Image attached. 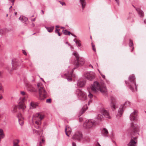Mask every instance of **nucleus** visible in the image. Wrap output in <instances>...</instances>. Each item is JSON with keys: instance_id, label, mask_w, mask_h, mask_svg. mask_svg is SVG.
Returning <instances> with one entry per match:
<instances>
[{"instance_id": "obj_21", "label": "nucleus", "mask_w": 146, "mask_h": 146, "mask_svg": "<svg viewBox=\"0 0 146 146\" xmlns=\"http://www.w3.org/2000/svg\"><path fill=\"white\" fill-rule=\"evenodd\" d=\"M19 19L21 20L23 23L26 24L27 22L28 21V19L24 16H21L19 18Z\"/></svg>"}, {"instance_id": "obj_24", "label": "nucleus", "mask_w": 146, "mask_h": 146, "mask_svg": "<svg viewBox=\"0 0 146 146\" xmlns=\"http://www.w3.org/2000/svg\"><path fill=\"white\" fill-rule=\"evenodd\" d=\"M45 27L48 32L51 33L53 31L54 27V26H51L50 27Z\"/></svg>"}, {"instance_id": "obj_20", "label": "nucleus", "mask_w": 146, "mask_h": 146, "mask_svg": "<svg viewBox=\"0 0 146 146\" xmlns=\"http://www.w3.org/2000/svg\"><path fill=\"white\" fill-rule=\"evenodd\" d=\"M88 108V107L87 105H84L80 111L79 115L81 116L82 114H83L85 111Z\"/></svg>"}, {"instance_id": "obj_14", "label": "nucleus", "mask_w": 146, "mask_h": 146, "mask_svg": "<svg viewBox=\"0 0 146 146\" xmlns=\"http://www.w3.org/2000/svg\"><path fill=\"white\" fill-rule=\"evenodd\" d=\"M137 112L136 111H135L131 113L130 116L129 118L130 120L131 121H135L137 119Z\"/></svg>"}, {"instance_id": "obj_48", "label": "nucleus", "mask_w": 146, "mask_h": 146, "mask_svg": "<svg viewBox=\"0 0 146 146\" xmlns=\"http://www.w3.org/2000/svg\"><path fill=\"white\" fill-rule=\"evenodd\" d=\"M115 0L116 1V2L117 3V4H118V5H119V0Z\"/></svg>"}, {"instance_id": "obj_15", "label": "nucleus", "mask_w": 146, "mask_h": 146, "mask_svg": "<svg viewBox=\"0 0 146 146\" xmlns=\"http://www.w3.org/2000/svg\"><path fill=\"white\" fill-rule=\"evenodd\" d=\"M26 97H23L20 98V102L21 104L19 105V108L22 109L23 110H24L26 108V106L23 104V103L26 100Z\"/></svg>"}, {"instance_id": "obj_31", "label": "nucleus", "mask_w": 146, "mask_h": 146, "mask_svg": "<svg viewBox=\"0 0 146 146\" xmlns=\"http://www.w3.org/2000/svg\"><path fill=\"white\" fill-rule=\"evenodd\" d=\"M110 137L112 141L114 143H115V141H113L112 140L113 139L114 137V134L113 132H111V134L110 135Z\"/></svg>"}, {"instance_id": "obj_8", "label": "nucleus", "mask_w": 146, "mask_h": 146, "mask_svg": "<svg viewBox=\"0 0 146 146\" xmlns=\"http://www.w3.org/2000/svg\"><path fill=\"white\" fill-rule=\"evenodd\" d=\"M44 116L43 114L40 113H36L35 115V117H36V120H37L35 122L36 125L35 126L36 128H39L41 123L40 121L44 118Z\"/></svg>"}, {"instance_id": "obj_54", "label": "nucleus", "mask_w": 146, "mask_h": 146, "mask_svg": "<svg viewBox=\"0 0 146 146\" xmlns=\"http://www.w3.org/2000/svg\"><path fill=\"white\" fill-rule=\"evenodd\" d=\"M56 28L57 29V28H59V26L58 25H56Z\"/></svg>"}, {"instance_id": "obj_27", "label": "nucleus", "mask_w": 146, "mask_h": 146, "mask_svg": "<svg viewBox=\"0 0 146 146\" xmlns=\"http://www.w3.org/2000/svg\"><path fill=\"white\" fill-rule=\"evenodd\" d=\"M80 1L82 7V9L83 10L86 5L85 0H80Z\"/></svg>"}, {"instance_id": "obj_19", "label": "nucleus", "mask_w": 146, "mask_h": 146, "mask_svg": "<svg viewBox=\"0 0 146 146\" xmlns=\"http://www.w3.org/2000/svg\"><path fill=\"white\" fill-rule=\"evenodd\" d=\"M38 104L34 102H32L30 103V109H34L38 106Z\"/></svg>"}, {"instance_id": "obj_50", "label": "nucleus", "mask_w": 146, "mask_h": 146, "mask_svg": "<svg viewBox=\"0 0 146 146\" xmlns=\"http://www.w3.org/2000/svg\"><path fill=\"white\" fill-rule=\"evenodd\" d=\"M96 145H97V146H101L100 145V143H98H98H97V144Z\"/></svg>"}, {"instance_id": "obj_28", "label": "nucleus", "mask_w": 146, "mask_h": 146, "mask_svg": "<svg viewBox=\"0 0 146 146\" xmlns=\"http://www.w3.org/2000/svg\"><path fill=\"white\" fill-rule=\"evenodd\" d=\"M19 142V141L18 139L15 140L13 141V146H19L18 144Z\"/></svg>"}, {"instance_id": "obj_60", "label": "nucleus", "mask_w": 146, "mask_h": 146, "mask_svg": "<svg viewBox=\"0 0 146 146\" xmlns=\"http://www.w3.org/2000/svg\"><path fill=\"white\" fill-rule=\"evenodd\" d=\"M71 34L73 36L74 35L73 34L71 33V34Z\"/></svg>"}, {"instance_id": "obj_18", "label": "nucleus", "mask_w": 146, "mask_h": 146, "mask_svg": "<svg viewBox=\"0 0 146 146\" xmlns=\"http://www.w3.org/2000/svg\"><path fill=\"white\" fill-rule=\"evenodd\" d=\"M101 134L102 136L104 137H107L108 134V130L106 128H103L101 129Z\"/></svg>"}, {"instance_id": "obj_47", "label": "nucleus", "mask_w": 146, "mask_h": 146, "mask_svg": "<svg viewBox=\"0 0 146 146\" xmlns=\"http://www.w3.org/2000/svg\"><path fill=\"white\" fill-rule=\"evenodd\" d=\"M92 102V100L91 99L89 100V101H88V105H89L90 104V103H91V102Z\"/></svg>"}, {"instance_id": "obj_42", "label": "nucleus", "mask_w": 146, "mask_h": 146, "mask_svg": "<svg viewBox=\"0 0 146 146\" xmlns=\"http://www.w3.org/2000/svg\"><path fill=\"white\" fill-rule=\"evenodd\" d=\"M60 2V4L62 5H65V3L64 2H61L60 1H59Z\"/></svg>"}, {"instance_id": "obj_56", "label": "nucleus", "mask_w": 146, "mask_h": 146, "mask_svg": "<svg viewBox=\"0 0 146 146\" xmlns=\"http://www.w3.org/2000/svg\"><path fill=\"white\" fill-rule=\"evenodd\" d=\"M2 98V96L1 95H0V100Z\"/></svg>"}, {"instance_id": "obj_23", "label": "nucleus", "mask_w": 146, "mask_h": 146, "mask_svg": "<svg viewBox=\"0 0 146 146\" xmlns=\"http://www.w3.org/2000/svg\"><path fill=\"white\" fill-rule=\"evenodd\" d=\"M135 9L137 11L140 17H143L144 16V13L139 8H136Z\"/></svg>"}, {"instance_id": "obj_64", "label": "nucleus", "mask_w": 146, "mask_h": 146, "mask_svg": "<svg viewBox=\"0 0 146 146\" xmlns=\"http://www.w3.org/2000/svg\"><path fill=\"white\" fill-rule=\"evenodd\" d=\"M65 43L66 44H68V42H66Z\"/></svg>"}, {"instance_id": "obj_22", "label": "nucleus", "mask_w": 146, "mask_h": 146, "mask_svg": "<svg viewBox=\"0 0 146 146\" xmlns=\"http://www.w3.org/2000/svg\"><path fill=\"white\" fill-rule=\"evenodd\" d=\"M70 129L69 128L68 126L66 125L65 129V131L66 135L68 137H69V135L68 133H71V131H70Z\"/></svg>"}, {"instance_id": "obj_36", "label": "nucleus", "mask_w": 146, "mask_h": 146, "mask_svg": "<svg viewBox=\"0 0 146 146\" xmlns=\"http://www.w3.org/2000/svg\"><path fill=\"white\" fill-rule=\"evenodd\" d=\"M21 114H20H20H19L18 115V119H19V124H20V125H23V122H21V123H20V119H19V116H21Z\"/></svg>"}, {"instance_id": "obj_11", "label": "nucleus", "mask_w": 146, "mask_h": 146, "mask_svg": "<svg viewBox=\"0 0 146 146\" xmlns=\"http://www.w3.org/2000/svg\"><path fill=\"white\" fill-rule=\"evenodd\" d=\"M83 138L82 134L81 132L79 131H76L72 136V139L81 141Z\"/></svg>"}, {"instance_id": "obj_39", "label": "nucleus", "mask_w": 146, "mask_h": 146, "mask_svg": "<svg viewBox=\"0 0 146 146\" xmlns=\"http://www.w3.org/2000/svg\"><path fill=\"white\" fill-rule=\"evenodd\" d=\"M92 49L93 50L94 52H96V49L95 48V45L93 44L92 43Z\"/></svg>"}, {"instance_id": "obj_32", "label": "nucleus", "mask_w": 146, "mask_h": 146, "mask_svg": "<svg viewBox=\"0 0 146 146\" xmlns=\"http://www.w3.org/2000/svg\"><path fill=\"white\" fill-rule=\"evenodd\" d=\"M60 30V29H58L56 28V30L55 31V33H57L58 34V35L60 36H61V34L60 32H59V31Z\"/></svg>"}, {"instance_id": "obj_2", "label": "nucleus", "mask_w": 146, "mask_h": 146, "mask_svg": "<svg viewBox=\"0 0 146 146\" xmlns=\"http://www.w3.org/2000/svg\"><path fill=\"white\" fill-rule=\"evenodd\" d=\"M102 114H98L96 117L95 119L98 120L94 121L93 119L86 120L84 123V125H86L87 128H90L94 127L97 123L96 121H101L103 119L104 116L108 118H110V116L108 111L105 110H103L101 112Z\"/></svg>"}, {"instance_id": "obj_58", "label": "nucleus", "mask_w": 146, "mask_h": 146, "mask_svg": "<svg viewBox=\"0 0 146 146\" xmlns=\"http://www.w3.org/2000/svg\"><path fill=\"white\" fill-rule=\"evenodd\" d=\"M73 41L75 42V41H77V42L78 41V40H76L75 39H74Z\"/></svg>"}, {"instance_id": "obj_62", "label": "nucleus", "mask_w": 146, "mask_h": 146, "mask_svg": "<svg viewBox=\"0 0 146 146\" xmlns=\"http://www.w3.org/2000/svg\"><path fill=\"white\" fill-rule=\"evenodd\" d=\"M144 23H146V21L145 20H144Z\"/></svg>"}, {"instance_id": "obj_25", "label": "nucleus", "mask_w": 146, "mask_h": 146, "mask_svg": "<svg viewBox=\"0 0 146 146\" xmlns=\"http://www.w3.org/2000/svg\"><path fill=\"white\" fill-rule=\"evenodd\" d=\"M82 142L86 143L89 142L90 141V139L88 137H83L82 139L81 140Z\"/></svg>"}, {"instance_id": "obj_44", "label": "nucleus", "mask_w": 146, "mask_h": 146, "mask_svg": "<svg viewBox=\"0 0 146 146\" xmlns=\"http://www.w3.org/2000/svg\"><path fill=\"white\" fill-rule=\"evenodd\" d=\"M72 146H76V143L74 142H72Z\"/></svg>"}, {"instance_id": "obj_51", "label": "nucleus", "mask_w": 146, "mask_h": 146, "mask_svg": "<svg viewBox=\"0 0 146 146\" xmlns=\"http://www.w3.org/2000/svg\"><path fill=\"white\" fill-rule=\"evenodd\" d=\"M68 46H69L70 47V48H73V47H72V46L70 44H69V43L68 44Z\"/></svg>"}, {"instance_id": "obj_55", "label": "nucleus", "mask_w": 146, "mask_h": 146, "mask_svg": "<svg viewBox=\"0 0 146 146\" xmlns=\"http://www.w3.org/2000/svg\"><path fill=\"white\" fill-rule=\"evenodd\" d=\"M45 140L43 139H42V142H44V141Z\"/></svg>"}, {"instance_id": "obj_37", "label": "nucleus", "mask_w": 146, "mask_h": 146, "mask_svg": "<svg viewBox=\"0 0 146 146\" xmlns=\"http://www.w3.org/2000/svg\"><path fill=\"white\" fill-rule=\"evenodd\" d=\"M17 110L16 107H14L13 108V110H12L13 112V113H15V112H17Z\"/></svg>"}, {"instance_id": "obj_46", "label": "nucleus", "mask_w": 146, "mask_h": 146, "mask_svg": "<svg viewBox=\"0 0 146 146\" xmlns=\"http://www.w3.org/2000/svg\"><path fill=\"white\" fill-rule=\"evenodd\" d=\"M2 31V29H0V35H1L3 34Z\"/></svg>"}, {"instance_id": "obj_17", "label": "nucleus", "mask_w": 146, "mask_h": 146, "mask_svg": "<svg viewBox=\"0 0 146 146\" xmlns=\"http://www.w3.org/2000/svg\"><path fill=\"white\" fill-rule=\"evenodd\" d=\"M86 82L85 80L80 79L78 80L77 86L80 87H83L85 84Z\"/></svg>"}, {"instance_id": "obj_40", "label": "nucleus", "mask_w": 146, "mask_h": 146, "mask_svg": "<svg viewBox=\"0 0 146 146\" xmlns=\"http://www.w3.org/2000/svg\"><path fill=\"white\" fill-rule=\"evenodd\" d=\"M21 94L23 96L25 95V97H27V95H26L25 93V92L24 91H21Z\"/></svg>"}, {"instance_id": "obj_38", "label": "nucleus", "mask_w": 146, "mask_h": 146, "mask_svg": "<svg viewBox=\"0 0 146 146\" xmlns=\"http://www.w3.org/2000/svg\"><path fill=\"white\" fill-rule=\"evenodd\" d=\"M51 100L50 98L47 99L46 100V102L48 103H50L51 102Z\"/></svg>"}, {"instance_id": "obj_53", "label": "nucleus", "mask_w": 146, "mask_h": 146, "mask_svg": "<svg viewBox=\"0 0 146 146\" xmlns=\"http://www.w3.org/2000/svg\"><path fill=\"white\" fill-rule=\"evenodd\" d=\"M89 66L90 67H92V68H93V66L91 64H90L89 65Z\"/></svg>"}, {"instance_id": "obj_6", "label": "nucleus", "mask_w": 146, "mask_h": 146, "mask_svg": "<svg viewBox=\"0 0 146 146\" xmlns=\"http://www.w3.org/2000/svg\"><path fill=\"white\" fill-rule=\"evenodd\" d=\"M130 103L129 102L126 101L124 104L121 105L118 110V113L116 115L117 118H118L121 116L124 110L127 106H130Z\"/></svg>"}, {"instance_id": "obj_33", "label": "nucleus", "mask_w": 146, "mask_h": 146, "mask_svg": "<svg viewBox=\"0 0 146 146\" xmlns=\"http://www.w3.org/2000/svg\"><path fill=\"white\" fill-rule=\"evenodd\" d=\"M88 96L91 99L94 96L93 95L89 92V94L88 95Z\"/></svg>"}, {"instance_id": "obj_52", "label": "nucleus", "mask_w": 146, "mask_h": 146, "mask_svg": "<svg viewBox=\"0 0 146 146\" xmlns=\"http://www.w3.org/2000/svg\"><path fill=\"white\" fill-rule=\"evenodd\" d=\"M32 26L33 27H34L35 26V24L33 23H32Z\"/></svg>"}, {"instance_id": "obj_59", "label": "nucleus", "mask_w": 146, "mask_h": 146, "mask_svg": "<svg viewBox=\"0 0 146 146\" xmlns=\"http://www.w3.org/2000/svg\"><path fill=\"white\" fill-rule=\"evenodd\" d=\"M82 119H81L80 118L79 119V121H82Z\"/></svg>"}, {"instance_id": "obj_63", "label": "nucleus", "mask_w": 146, "mask_h": 146, "mask_svg": "<svg viewBox=\"0 0 146 146\" xmlns=\"http://www.w3.org/2000/svg\"><path fill=\"white\" fill-rule=\"evenodd\" d=\"M73 36H74V37H76V36L75 35H74Z\"/></svg>"}, {"instance_id": "obj_29", "label": "nucleus", "mask_w": 146, "mask_h": 146, "mask_svg": "<svg viewBox=\"0 0 146 146\" xmlns=\"http://www.w3.org/2000/svg\"><path fill=\"white\" fill-rule=\"evenodd\" d=\"M80 41L78 40L77 42L75 41V43L76 44L77 47H78V49H80L82 46V45L80 42Z\"/></svg>"}, {"instance_id": "obj_7", "label": "nucleus", "mask_w": 146, "mask_h": 146, "mask_svg": "<svg viewBox=\"0 0 146 146\" xmlns=\"http://www.w3.org/2000/svg\"><path fill=\"white\" fill-rule=\"evenodd\" d=\"M76 94L78 99L82 101L85 100L87 98L86 93L80 89H77L76 91Z\"/></svg>"}, {"instance_id": "obj_9", "label": "nucleus", "mask_w": 146, "mask_h": 146, "mask_svg": "<svg viewBox=\"0 0 146 146\" xmlns=\"http://www.w3.org/2000/svg\"><path fill=\"white\" fill-rule=\"evenodd\" d=\"M39 85V84H37V86L38 87L40 96L42 97L43 98H46L47 96V93L44 88L43 85H41L40 87Z\"/></svg>"}, {"instance_id": "obj_61", "label": "nucleus", "mask_w": 146, "mask_h": 146, "mask_svg": "<svg viewBox=\"0 0 146 146\" xmlns=\"http://www.w3.org/2000/svg\"><path fill=\"white\" fill-rule=\"evenodd\" d=\"M39 143H40V144H40V146H42L40 145V144H41V142H40Z\"/></svg>"}, {"instance_id": "obj_4", "label": "nucleus", "mask_w": 146, "mask_h": 146, "mask_svg": "<svg viewBox=\"0 0 146 146\" xmlns=\"http://www.w3.org/2000/svg\"><path fill=\"white\" fill-rule=\"evenodd\" d=\"M92 90L94 93H96L98 91H100L103 94H106L107 91L106 86H104L101 87L99 83L97 81H95L90 86Z\"/></svg>"}, {"instance_id": "obj_12", "label": "nucleus", "mask_w": 146, "mask_h": 146, "mask_svg": "<svg viewBox=\"0 0 146 146\" xmlns=\"http://www.w3.org/2000/svg\"><path fill=\"white\" fill-rule=\"evenodd\" d=\"M110 105L111 108L113 110H114L116 108V100L115 97L113 96H111L110 97Z\"/></svg>"}, {"instance_id": "obj_41", "label": "nucleus", "mask_w": 146, "mask_h": 146, "mask_svg": "<svg viewBox=\"0 0 146 146\" xmlns=\"http://www.w3.org/2000/svg\"><path fill=\"white\" fill-rule=\"evenodd\" d=\"M23 51V54L25 55H27V54L26 52L24 50H22Z\"/></svg>"}, {"instance_id": "obj_30", "label": "nucleus", "mask_w": 146, "mask_h": 146, "mask_svg": "<svg viewBox=\"0 0 146 146\" xmlns=\"http://www.w3.org/2000/svg\"><path fill=\"white\" fill-rule=\"evenodd\" d=\"M62 32L65 35H70L71 34L70 32L69 31H68L67 30H63L62 31Z\"/></svg>"}, {"instance_id": "obj_10", "label": "nucleus", "mask_w": 146, "mask_h": 146, "mask_svg": "<svg viewBox=\"0 0 146 146\" xmlns=\"http://www.w3.org/2000/svg\"><path fill=\"white\" fill-rule=\"evenodd\" d=\"M84 75L85 78L90 81L92 80L95 77V74L91 71L85 72Z\"/></svg>"}, {"instance_id": "obj_26", "label": "nucleus", "mask_w": 146, "mask_h": 146, "mask_svg": "<svg viewBox=\"0 0 146 146\" xmlns=\"http://www.w3.org/2000/svg\"><path fill=\"white\" fill-rule=\"evenodd\" d=\"M129 44L130 48L132 47V49L131 50V51L132 52L134 49V47H133V43L132 40L131 39H129Z\"/></svg>"}, {"instance_id": "obj_35", "label": "nucleus", "mask_w": 146, "mask_h": 146, "mask_svg": "<svg viewBox=\"0 0 146 146\" xmlns=\"http://www.w3.org/2000/svg\"><path fill=\"white\" fill-rule=\"evenodd\" d=\"M34 132L35 133L37 134L38 135H40V133H41V131H38L36 130H34Z\"/></svg>"}, {"instance_id": "obj_3", "label": "nucleus", "mask_w": 146, "mask_h": 146, "mask_svg": "<svg viewBox=\"0 0 146 146\" xmlns=\"http://www.w3.org/2000/svg\"><path fill=\"white\" fill-rule=\"evenodd\" d=\"M139 127L138 125L134 124L133 123H131L130 124L129 132L131 136V138L127 145L128 146H135L136 143L134 140L137 139V136L139 135Z\"/></svg>"}, {"instance_id": "obj_34", "label": "nucleus", "mask_w": 146, "mask_h": 146, "mask_svg": "<svg viewBox=\"0 0 146 146\" xmlns=\"http://www.w3.org/2000/svg\"><path fill=\"white\" fill-rule=\"evenodd\" d=\"M34 132L35 133L37 134L38 135H40V133H41V131H38L36 130H34Z\"/></svg>"}, {"instance_id": "obj_49", "label": "nucleus", "mask_w": 146, "mask_h": 146, "mask_svg": "<svg viewBox=\"0 0 146 146\" xmlns=\"http://www.w3.org/2000/svg\"><path fill=\"white\" fill-rule=\"evenodd\" d=\"M35 18H34L33 19H31V21H35Z\"/></svg>"}, {"instance_id": "obj_1", "label": "nucleus", "mask_w": 146, "mask_h": 146, "mask_svg": "<svg viewBox=\"0 0 146 146\" xmlns=\"http://www.w3.org/2000/svg\"><path fill=\"white\" fill-rule=\"evenodd\" d=\"M73 54L76 58V60H74L71 62L73 63L74 66L72 71L70 72H67V73L64 74V75L68 81H71L72 79L75 80L76 77V75L73 74L74 70L80 66L82 65L84 62L83 58H80L78 53L76 51H74Z\"/></svg>"}, {"instance_id": "obj_13", "label": "nucleus", "mask_w": 146, "mask_h": 146, "mask_svg": "<svg viewBox=\"0 0 146 146\" xmlns=\"http://www.w3.org/2000/svg\"><path fill=\"white\" fill-rule=\"evenodd\" d=\"M12 64L13 69L15 70L18 68L20 64V62L17 59L13 58L12 60Z\"/></svg>"}, {"instance_id": "obj_45", "label": "nucleus", "mask_w": 146, "mask_h": 146, "mask_svg": "<svg viewBox=\"0 0 146 146\" xmlns=\"http://www.w3.org/2000/svg\"><path fill=\"white\" fill-rule=\"evenodd\" d=\"M102 76V78H105V75L102 74H100Z\"/></svg>"}, {"instance_id": "obj_16", "label": "nucleus", "mask_w": 146, "mask_h": 146, "mask_svg": "<svg viewBox=\"0 0 146 146\" xmlns=\"http://www.w3.org/2000/svg\"><path fill=\"white\" fill-rule=\"evenodd\" d=\"M25 85L28 91L31 92H34V89L33 86L31 84L27 82L26 83H25Z\"/></svg>"}, {"instance_id": "obj_57", "label": "nucleus", "mask_w": 146, "mask_h": 146, "mask_svg": "<svg viewBox=\"0 0 146 146\" xmlns=\"http://www.w3.org/2000/svg\"><path fill=\"white\" fill-rule=\"evenodd\" d=\"M41 12L42 13V14H44V11L42 10H41Z\"/></svg>"}, {"instance_id": "obj_43", "label": "nucleus", "mask_w": 146, "mask_h": 146, "mask_svg": "<svg viewBox=\"0 0 146 146\" xmlns=\"http://www.w3.org/2000/svg\"><path fill=\"white\" fill-rule=\"evenodd\" d=\"M9 1H11L12 3V5H13L14 4V2L15 0H9Z\"/></svg>"}, {"instance_id": "obj_5", "label": "nucleus", "mask_w": 146, "mask_h": 146, "mask_svg": "<svg viewBox=\"0 0 146 146\" xmlns=\"http://www.w3.org/2000/svg\"><path fill=\"white\" fill-rule=\"evenodd\" d=\"M129 79L130 82L128 83V86L130 89L133 92H134L135 90H137V85H136V81L135 76L133 74L129 76Z\"/></svg>"}]
</instances>
